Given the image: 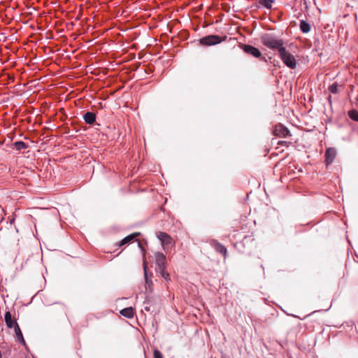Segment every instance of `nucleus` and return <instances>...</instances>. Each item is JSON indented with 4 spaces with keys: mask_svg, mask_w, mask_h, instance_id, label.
Listing matches in <instances>:
<instances>
[{
    "mask_svg": "<svg viewBox=\"0 0 358 358\" xmlns=\"http://www.w3.org/2000/svg\"><path fill=\"white\" fill-rule=\"evenodd\" d=\"M262 42L267 48L278 50V52L280 48H283L284 44L282 40L278 39L269 34H264L262 36Z\"/></svg>",
    "mask_w": 358,
    "mask_h": 358,
    "instance_id": "obj_1",
    "label": "nucleus"
},
{
    "mask_svg": "<svg viewBox=\"0 0 358 358\" xmlns=\"http://www.w3.org/2000/svg\"><path fill=\"white\" fill-rule=\"evenodd\" d=\"M279 56L282 62L289 69H294L296 67V60L295 57L283 47L278 52Z\"/></svg>",
    "mask_w": 358,
    "mask_h": 358,
    "instance_id": "obj_2",
    "label": "nucleus"
},
{
    "mask_svg": "<svg viewBox=\"0 0 358 358\" xmlns=\"http://www.w3.org/2000/svg\"><path fill=\"white\" fill-rule=\"evenodd\" d=\"M222 40L217 35H210L201 39V43L205 45H213L221 43Z\"/></svg>",
    "mask_w": 358,
    "mask_h": 358,
    "instance_id": "obj_3",
    "label": "nucleus"
},
{
    "mask_svg": "<svg viewBox=\"0 0 358 358\" xmlns=\"http://www.w3.org/2000/svg\"><path fill=\"white\" fill-rule=\"evenodd\" d=\"M157 237L161 241L162 248L164 250L171 247V238L167 234L164 232H159V234L157 235Z\"/></svg>",
    "mask_w": 358,
    "mask_h": 358,
    "instance_id": "obj_4",
    "label": "nucleus"
},
{
    "mask_svg": "<svg viewBox=\"0 0 358 358\" xmlns=\"http://www.w3.org/2000/svg\"><path fill=\"white\" fill-rule=\"evenodd\" d=\"M155 264L157 267V270H163L166 268V257L161 252H157L155 255Z\"/></svg>",
    "mask_w": 358,
    "mask_h": 358,
    "instance_id": "obj_5",
    "label": "nucleus"
},
{
    "mask_svg": "<svg viewBox=\"0 0 358 358\" xmlns=\"http://www.w3.org/2000/svg\"><path fill=\"white\" fill-rule=\"evenodd\" d=\"M289 133V130L282 124L276 125L273 129V134L279 137H286Z\"/></svg>",
    "mask_w": 358,
    "mask_h": 358,
    "instance_id": "obj_6",
    "label": "nucleus"
},
{
    "mask_svg": "<svg viewBox=\"0 0 358 358\" xmlns=\"http://www.w3.org/2000/svg\"><path fill=\"white\" fill-rule=\"evenodd\" d=\"M243 49L246 53L252 55L255 57H259L261 56L260 51L257 48L252 45H244Z\"/></svg>",
    "mask_w": 358,
    "mask_h": 358,
    "instance_id": "obj_7",
    "label": "nucleus"
},
{
    "mask_svg": "<svg viewBox=\"0 0 358 358\" xmlns=\"http://www.w3.org/2000/svg\"><path fill=\"white\" fill-rule=\"evenodd\" d=\"M336 156V150L334 148H328L325 153L326 162L327 164H331Z\"/></svg>",
    "mask_w": 358,
    "mask_h": 358,
    "instance_id": "obj_8",
    "label": "nucleus"
},
{
    "mask_svg": "<svg viewBox=\"0 0 358 358\" xmlns=\"http://www.w3.org/2000/svg\"><path fill=\"white\" fill-rule=\"evenodd\" d=\"M134 313L135 310L132 307L125 308L120 310V314L127 318H132Z\"/></svg>",
    "mask_w": 358,
    "mask_h": 358,
    "instance_id": "obj_9",
    "label": "nucleus"
},
{
    "mask_svg": "<svg viewBox=\"0 0 358 358\" xmlns=\"http://www.w3.org/2000/svg\"><path fill=\"white\" fill-rule=\"evenodd\" d=\"M5 322L6 323V325L9 328H12L15 327V324H17V322L12 319V316L10 312H6L5 314Z\"/></svg>",
    "mask_w": 358,
    "mask_h": 358,
    "instance_id": "obj_10",
    "label": "nucleus"
},
{
    "mask_svg": "<svg viewBox=\"0 0 358 358\" xmlns=\"http://www.w3.org/2000/svg\"><path fill=\"white\" fill-rule=\"evenodd\" d=\"M84 120L87 124H92L95 122L96 116L93 113L87 112L84 115Z\"/></svg>",
    "mask_w": 358,
    "mask_h": 358,
    "instance_id": "obj_11",
    "label": "nucleus"
},
{
    "mask_svg": "<svg viewBox=\"0 0 358 358\" xmlns=\"http://www.w3.org/2000/svg\"><path fill=\"white\" fill-rule=\"evenodd\" d=\"M15 333L16 338L17 340L23 343H24V340L23 338V336L22 334V331L18 326L17 324H15V327H13Z\"/></svg>",
    "mask_w": 358,
    "mask_h": 358,
    "instance_id": "obj_12",
    "label": "nucleus"
},
{
    "mask_svg": "<svg viewBox=\"0 0 358 358\" xmlns=\"http://www.w3.org/2000/svg\"><path fill=\"white\" fill-rule=\"evenodd\" d=\"M215 249L217 252L223 254L224 256L226 257L227 250V248L224 245H222V244H220L219 243H216L215 244Z\"/></svg>",
    "mask_w": 358,
    "mask_h": 358,
    "instance_id": "obj_13",
    "label": "nucleus"
},
{
    "mask_svg": "<svg viewBox=\"0 0 358 358\" xmlns=\"http://www.w3.org/2000/svg\"><path fill=\"white\" fill-rule=\"evenodd\" d=\"M138 235V234L136 233V234H133L127 236V237H125L124 238H123L121 241L120 245H124L129 243L131 240H133Z\"/></svg>",
    "mask_w": 358,
    "mask_h": 358,
    "instance_id": "obj_14",
    "label": "nucleus"
},
{
    "mask_svg": "<svg viewBox=\"0 0 358 358\" xmlns=\"http://www.w3.org/2000/svg\"><path fill=\"white\" fill-rule=\"evenodd\" d=\"M300 28L303 33H308L310 30V24L303 20L301 22Z\"/></svg>",
    "mask_w": 358,
    "mask_h": 358,
    "instance_id": "obj_15",
    "label": "nucleus"
},
{
    "mask_svg": "<svg viewBox=\"0 0 358 358\" xmlns=\"http://www.w3.org/2000/svg\"><path fill=\"white\" fill-rule=\"evenodd\" d=\"M14 146L17 150H21L27 148V145L22 141L15 142Z\"/></svg>",
    "mask_w": 358,
    "mask_h": 358,
    "instance_id": "obj_16",
    "label": "nucleus"
},
{
    "mask_svg": "<svg viewBox=\"0 0 358 358\" xmlns=\"http://www.w3.org/2000/svg\"><path fill=\"white\" fill-rule=\"evenodd\" d=\"M259 3L266 8H271L273 3V0H260Z\"/></svg>",
    "mask_w": 358,
    "mask_h": 358,
    "instance_id": "obj_17",
    "label": "nucleus"
},
{
    "mask_svg": "<svg viewBox=\"0 0 358 358\" xmlns=\"http://www.w3.org/2000/svg\"><path fill=\"white\" fill-rule=\"evenodd\" d=\"M348 115L352 120L355 121H358V112L357 110H350L349 111Z\"/></svg>",
    "mask_w": 358,
    "mask_h": 358,
    "instance_id": "obj_18",
    "label": "nucleus"
},
{
    "mask_svg": "<svg viewBox=\"0 0 358 358\" xmlns=\"http://www.w3.org/2000/svg\"><path fill=\"white\" fill-rule=\"evenodd\" d=\"M158 271L160 273V274L162 275V276L165 279V280H168L169 279V273H166L165 271V269H163V270H158Z\"/></svg>",
    "mask_w": 358,
    "mask_h": 358,
    "instance_id": "obj_19",
    "label": "nucleus"
},
{
    "mask_svg": "<svg viewBox=\"0 0 358 358\" xmlns=\"http://www.w3.org/2000/svg\"><path fill=\"white\" fill-rule=\"evenodd\" d=\"M329 90H330V92H332V93H336V92H337V91H338V86H337V85H336V84H333L332 85H331V86L329 87Z\"/></svg>",
    "mask_w": 358,
    "mask_h": 358,
    "instance_id": "obj_20",
    "label": "nucleus"
},
{
    "mask_svg": "<svg viewBox=\"0 0 358 358\" xmlns=\"http://www.w3.org/2000/svg\"><path fill=\"white\" fill-rule=\"evenodd\" d=\"M154 358H163L162 353L158 350H155Z\"/></svg>",
    "mask_w": 358,
    "mask_h": 358,
    "instance_id": "obj_21",
    "label": "nucleus"
},
{
    "mask_svg": "<svg viewBox=\"0 0 358 358\" xmlns=\"http://www.w3.org/2000/svg\"><path fill=\"white\" fill-rule=\"evenodd\" d=\"M144 273H145V277L146 282H147V283H149L148 280V275H147V271H146V265H145V263H144Z\"/></svg>",
    "mask_w": 358,
    "mask_h": 358,
    "instance_id": "obj_22",
    "label": "nucleus"
},
{
    "mask_svg": "<svg viewBox=\"0 0 358 358\" xmlns=\"http://www.w3.org/2000/svg\"><path fill=\"white\" fill-rule=\"evenodd\" d=\"M357 101H358V96H357Z\"/></svg>",
    "mask_w": 358,
    "mask_h": 358,
    "instance_id": "obj_23",
    "label": "nucleus"
}]
</instances>
